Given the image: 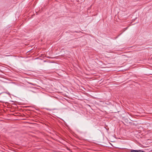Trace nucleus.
Returning <instances> with one entry per match:
<instances>
[{
	"label": "nucleus",
	"mask_w": 152,
	"mask_h": 152,
	"mask_svg": "<svg viewBox=\"0 0 152 152\" xmlns=\"http://www.w3.org/2000/svg\"><path fill=\"white\" fill-rule=\"evenodd\" d=\"M128 27H126V28H125L124 29V31H125L126 30H127L128 29Z\"/></svg>",
	"instance_id": "nucleus-1"
},
{
	"label": "nucleus",
	"mask_w": 152,
	"mask_h": 152,
	"mask_svg": "<svg viewBox=\"0 0 152 152\" xmlns=\"http://www.w3.org/2000/svg\"><path fill=\"white\" fill-rule=\"evenodd\" d=\"M7 94H9V95H10V94L9 92H7L6 93Z\"/></svg>",
	"instance_id": "nucleus-2"
},
{
	"label": "nucleus",
	"mask_w": 152,
	"mask_h": 152,
	"mask_svg": "<svg viewBox=\"0 0 152 152\" xmlns=\"http://www.w3.org/2000/svg\"><path fill=\"white\" fill-rule=\"evenodd\" d=\"M1 93H0V95L1 94Z\"/></svg>",
	"instance_id": "nucleus-3"
}]
</instances>
